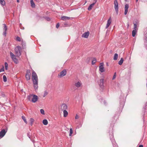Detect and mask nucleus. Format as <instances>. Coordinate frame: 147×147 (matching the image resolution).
<instances>
[{"label":"nucleus","instance_id":"nucleus-26","mask_svg":"<svg viewBox=\"0 0 147 147\" xmlns=\"http://www.w3.org/2000/svg\"><path fill=\"white\" fill-rule=\"evenodd\" d=\"M96 62V59L95 58L93 59V60L92 61V65H94Z\"/></svg>","mask_w":147,"mask_h":147},{"label":"nucleus","instance_id":"nucleus-23","mask_svg":"<svg viewBox=\"0 0 147 147\" xmlns=\"http://www.w3.org/2000/svg\"><path fill=\"white\" fill-rule=\"evenodd\" d=\"M34 121V119L32 118H31L30 119V125L32 126L33 123Z\"/></svg>","mask_w":147,"mask_h":147},{"label":"nucleus","instance_id":"nucleus-39","mask_svg":"<svg viewBox=\"0 0 147 147\" xmlns=\"http://www.w3.org/2000/svg\"><path fill=\"white\" fill-rule=\"evenodd\" d=\"M6 32H7V31H4L3 32V34L5 36H6V34H7Z\"/></svg>","mask_w":147,"mask_h":147},{"label":"nucleus","instance_id":"nucleus-40","mask_svg":"<svg viewBox=\"0 0 147 147\" xmlns=\"http://www.w3.org/2000/svg\"><path fill=\"white\" fill-rule=\"evenodd\" d=\"M69 24L67 23H65L64 24L63 26L64 27H66L69 26Z\"/></svg>","mask_w":147,"mask_h":147},{"label":"nucleus","instance_id":"nucleus-37","mask_svg":"<svg viewBox=\"0 0 147 147\" xmlns=\"http://www.w3.org/2000/svg\"><path fill=\"white\" fill-rule=\"evenodd\" d=\"M0 95L3 97H4L5 96V94L3 92H1L0 93Z\"/></svg>","mask_w":147,"mask_h":147},{"label":"nucleus","instance_id":"nucleus-4","mask_svg":"<svg viewBox=\"0 0 147 147\" xmlns=\"http://www.w3.org/2000/svg\"><path fill=\"white\" fill-rule=\"evenodd\" d=\"M32 97V101L33 102H35L38 99V96L35 95H31L28 96V98L29 100H30V98Z\"/></svg>","mask_w":147,"mask_h":147},{"label":"nucleus","instance_id":"nucleus-9","mask_svg":"<svg viewBox=\"0 0 147 147\" xmlns=\"http://www.w3.org/2000/svg\"><path fill=\"white\" fill-rule=\"evenodd\" d=\"M100 65L99 66V71L101 73L105 71V69L104 67V63H100Z\"/></svg>","mask_w":147,"mask_h":147},{"label":"nucleus","instance_id":"nucleus-43","mask_svg":"<svg viewBox=\"0 0 147 147\" xmlns=\"http://www.w3.org/2000/svg\"><path fill=\"white\" fill-rule=\"evenodd\" d=\"M10 55L11 56V58L12 57H13V56H14L15 55L12 53L11 52H10Z\"/></svg>","mask_w":147,"mask_h":147},{"label":"nucleus","instance_id":"nucleus-29","mask_svg":"<svg viewBox=\"0 0 147 147\" xmlns=\"http://www.w3.org/2000/svg\"><path fill=\"white\" fill-rule=\"evenodd\" d=\"M12 59L15 63H18V60L16 58V57L13 58Z\"/></svg>","mask_w":147,"mask_h":147},{"label":"nucleus","instance_id":"nucleus-32","mask_svg":"<svg viewBox=\"0 0 147 147\" xmlns=\"http://www.w3.org/2000/svg\"><path fill=\"white\" fill-rule=\"evenodd\" d=\"M124 106V103L123 102H120V107L121 109H122Z\"/></svg>","mask_w":147,"mask_h":147},{"label":"nucleus","instance_id":"nucleus-42","mask_svg":"<svg viewBox=\"0 0 147 147\" xmlns=\"http://www.w3.org/2000/svg\"><path fill=\"white\" fill-rule=\"evenodd\" d=\"M116 77V73H115L112 78V80L114 79Z\"/></svg>","mask_w":147,"mask_h":147},{"label":"nucleus","instance_id":"nucleus-30","mask_svg":"<svg viewBox=\"0 0 147 147\" xmlns=\"http://www.w3.org/2000/svg\"><path fill=\"white\" fill-rule=\"evenodd\" d=\"M22 119L24 120L25 123H26V124H27V122L25 117L24 116H22Z\"/></svg>","mask_w":147,"mask_h":147},{"label":"nucleus","instance_id":"nucleus-21","mask_svg":"<svg viewBox=\"0 0 147 147\" xmlns=\"http://www.w3.org/2000/svg\"><path fill=\"white\" fill-rule=\"evenodd\" d=\"M63 117H66L68 114V112L66 110H65L63 111Z\"/></svg>","mask_w":147,"mask_h":147},{"label":"nucleus","instance_id":"nucleus-36","mask_svg":"<svg viewBox=\"0 0 147 147\" xmlns=\"http://www.w3.org/2000/svg\"><path fill=\"white\" fill-rule=\"evenodd\" d=\"M73 131L72 130V129L71 128L70 129V133H69V136H70L71 135V134L73 133Z\"/></svg>","mask_w":147,"mask_h":147},{"label":"nucleus","instance_id":"nucleus-38","mask_svg":"<svg viewBox=\"0 0 147 147\" xmlns=\"http://www.w3.org/2000/svg\"><path fill=\"white\" fill-rule=\"evenodd\" d=\"M48 94V92H47L46 91H45L44 92V94L43 96L44 97H45V96H46Z\"/></svg>","mask_w":147,"mask_h":147},{"label":"nucleus","instance_id":"nucleus-16","mask_svg":"<svg viewBox=\"0 0 147 147\" xmlns=\"http://www.w3.org/2000/svg\"><path fill=\"white\" fill-rule=\"evenodd\" d=\"M111 21L110 18L107 21V23L105 27V28L106 29H107L108 28V27L109 26V25L111 24Z\"/></svg>","mask_w":147,"mask_h":147},{"label":"nucleus","instance_id":"nucleus-54","mask_svg":"<svg viewBox=\"0 0 147 147\" xmlns=\"http://www.w3.org/2000/svg\"><path fill=\"white\" fill-rule=\"evenodd\" d=\"M106 64H107V66H108V63H107Z\"/></svg>","mask_w":147,"mask_h":147},{"label":"nucleus","instance_id":"nucleus-33","mask_svg":"<svg viewBox=\"0 0 147 147\" xmlns=\"http://www.w3.org/2000/svg\"><path fill=\"white\" fill-rule=\"evenodd\" d=\"M4 28L3 30L4 31H7V28L5 24H4Z\"/></svg>","mask_w":147,"mask_h":147},{"label":"nucleus","instance_id":"nucleus-58","mask_svg":"<svg viewBox=\"0 0 147 147\" xmlns=\"http://www.w3.org/2000/svg\"><path fill=\"white\" fill-rule=\"evenodd\" d=\"M115 119H114V120L113 121V122H114L115 121Z\"/></svg>","mask_w":147,"mask_h":147},{"label":"nucleus","instance_id":"nucleus-6","mask_svg":"<svg viewBox=\"0 0 147 147\" xmlns=\"http://www.w3.org/2000/svg\"><path fill=\"white\" fill-rule=\"evenodd\" d=\"M114 7L117 14L118 12V3L117 0H115L114 1Z\"/></svg>","mask_w":147,"mask_h":147},{"label":"nucleus","instance_id":"nucleus-2","mask_svg":"<svg viewBox=\"0 0 147 147\" xmlns=\"http://www.w3.org/2000/svg\"><path fill=\"white\" fill-rule=\"evenodd\" d=\"M15 50L16 56L18 57H20L21 55V47L20 46H18L15 48Z\"/></svg>","mask_w":147,"mask_h":147},{"label":"nucleus","instance_id":"nucleus-53","mask_svg":"<svg viewBox=\"0 0 147 147\" xmlns=\"http://www.w3.org/2000/svg\"><path fill=\"white\" fill-rule=\"evenodd\" d=\"M127 27H128L129 26V23H128L127 24Z\"/></svg>","mask_w":147,"mask_h":147},{"label":"nucleus","instance_id":"nucleus-27","mask_svg":"<svg viewBox=\"0 0 147 147\" xmlns=\"http://www.w3.org/2000/svg\"><path fill=\"white\" fill-rule=\"evenodd\" d=\"M136 30H134L132 31V36L133 37L135 36L136 34Z\"/></svg>","mask_w":147,"mask_h":147},{"label":"nucleus","instance_id":"nucleus-48","mask_svg":"<svg viewBox=\"0 0 147 147\" xmlns=\"http://www.w3.org/2000/svg\"><path fill=\"white\" fill-rule=\"evenodd\" d=\"M145 107H146L147 106V101L146 102L145 105Z\"/></svg>","mask_w":147,"mask_h":147},{"label":"nucleus","instance_id":"nucleus-8","mask_svg":"<svg viewBox=\"0 0 147 147\" xmlns=\"http://www.w3.org/2000/svg\"><path fill=\"white\" fill-rule=\"evenodd\" d=\"M110 138L113 147H117L118 146L117 144L116 143L113 135H111V138Z\"/></svg>","mask_w":147,"mask_h":147},{"label":"nucleus","instance_id":"nucleus-28","mask_svg":"<svg viewBox=\"0 0 147 147\" xmlns=\"http://www.w3.org/2000/svg\"><path fill=\"white\" fill-rule=\"evenodd\" d=\"M0 3L2 5H5V2L4 0H0Z\"/></svg>","mask_w":147,"mask_h":147},{"label":"nucleus","instance_id":"nucleus-22","mask_svg":"<svg viewBox=\"0 0 147 147\" xmlns=\"http://www.w3.org/2000/svg\"><path fill=\"white\" fill-rule=\"evenodd\" d=\"M124 60L123 58H121L120 60L118 62V64L120 65H121L123 61Z\"/></svg>","mask_w":147,"mask_h":147},{"label":"nucleus","instance_id":"nucleus-55","mask_svg":"<svg viewBox=\"0 0 147 147\" xmlns=\"http://www.w3.org/2000/svg\"><path fill=\"white\" fill-rule=\"evenodd\" d=\"M95 3H96V2L97 1V0H95Z\"/></svg>","mask_w":147,"mask_h":147},{"label":"nucleus","instance_id":"nucleus-31","mask_svg":"<svg viewBox=\"0 0 147 147\" xmlns=\"http://www.w3.org/2000/svg\"><path fill=\"white\" fill-rule=\"evenodd\" d=\"M3 80L4 82H5L7 81V79L6 76L5 75H3Z\"/></svg>","mask_w":147,"mask_h":147},{"label":"nucleus","instance_id":"nucleus-5","mask_svg":"<svg viewBox=\"0 0 147 147\" xmlns=\"http://www.w3.org/2000/svg\"><path fill=\"white\" fill-rule=\"evenodd\" d=\"M30 75L31 73L30 70L29 69L27 70L26 74V78L27 81L30 80Z\"/></svg>","mask_w":147,"mask_h":147},{"label":"nucleus","instance_id":"nucleus-50","mask_svg":"<svg viewBox=\"0 0 147 147\" xmlns=\"http://www.w3.org/2000/svg\"><path fill=\"white\" fill-rule=\"evenodd\" d=\"M139 147H143V145H140Z\"/></svg>","mask_w":147,"mask_h":147},{"label":"nucleus","instance_id":"nucleus-1","mask_svg":"<svg viewBox=\"0 0 147 147\" xmlns=\"http://www.w3.org/2000/svg\"><path fill=\"white\" fill-rule=\"evenodd\" d=\"M32 79L33 84L34 87L36 90L38 89V79L36 74L33 70L32 74Z\"/></svg>","mask_w":147,"mask_h":147},{"label":"nucleus","instance_id":"nucleus-45","mask_svg":"<svg viewBox=\"0 0 147 147\" xmlns=\"http://www.w3.org/2000/svg\"><path fill=\"white\" fill-rule=\"evenodd\" d=\"M144 42L147 43V37H145L144 39Z\"/></svg>","mask_w":147,"mask_h":147},{"label":"nucleus","instance_id":"nucleus-52","mask_svg":"<svg viewBox=\"0 0 147 147\" xmlns=\"http://www.w3.org/2000/svg\"><path fill=\"white\" fill-rule=\"evenodd\" d=\"M17 2L19 3V0H17Z\"/></svg>","mask_w":147,"mask_h":147},{"label":"nucleus","instance_id":"nucleus-34","mask_svg":"<svg viewBox=\"0 0 147 147\" xmlns=\"http://www.w3.org/2000/svg\"><path fill=\"white\" fill-rule=\"evenodd\" d=\"M5 68L6 70H7V69L8 65L7 63L5 62Z\"/></svg>","mask_w":147,"mask_h":147},{"label":"nucleus","instance_id":"nucleus-35","mask_svg":"<svg viewBox=\"0 0 147 147\" xmlns=\"http://www.w3.org/2000/svg\"><path fill=\"white\" fill-rule=\"evenodd\" d=\"M40 112L42 115H44L45 114V111L43 109H41L40 110Z\"/></svg>","mask_w":147,"mask_h":147},{"label":"nucleus","instance_id":"nucleus-3","mask_svg":"<svg viewBox=\"0 0 147 147\" xmlns=\"http://www.w3.org/2000/svg\"><path fill=\"white\" fill-rule=\"evenodd\" d=\"M8 130L7 127H5V129H3L0 131V139L2 138L5 135Z\"/></svg>","mask_w":147,"mask_h":147},{"label":"nucleus","instance_id":"nucleus-59","mask_svg":"<svg viewBox=\"0 0 147 147\" xmlns=\"http://www.w3.org/2000/svg\"><path fill=\"white\" fill-rule=\"evenodd\" d=\"M147 95V94H146Z\"/></svg>","mask_w":147,"mask_h":147},{"label":"nucleus","instance_id":"nucleus-17","mask_svg":"<svg viewBox=\"0 0 147 147\" xmlns=\"http://www.w3.org/2000/svg\"><path fill=\"white\" fill-rule=\"evenodd\" d=\"M134 24V28L135 30H138L137 28V26L138 25V23L137 21H136L135 22L133 23Z\"/></svg>","mask_w":147,"mask_h":147},{"label":"nucleus","instance_id":"nucleus-41","mask_svg":"<svg viewBox=\"0 0 147 147\" xmlns=\"http://www.w3.org/2000/svg\"><path fill=\"white\" fill-rule=\"evenodd\" d=\"M4 67L3 66L2 68L0 69V72L2 71H4Z\"/></svg>","mask_w":147,"mask_h":147},{"label":"nucleus","instance_id":"nucleus-18","mask_svg":"<svg viewBox=\"0 0 147 147\" xmlns=\"http://www.w3.org/2000/svg\"><path fill=\"white\" fill-rule=\"evenodd\" d=\"M70 19V18L69 17H67L64 16H61V19L62 20H69Z\"/></svg>","mask_w":147,"mask_h":147},{"label":"nucleus","instance_id":"nucleus-25","mask_svg":"<svg viewBox=\"0 0 147 147\" xmlns=\"http://www.w3.org/2000/svg\"><path fill=\"white\" fill-rule=\"evenodd\" d=\"M118 57V55L117 53H115L113 57V59L116 60L117 59Z\"/></svg>","mask_w":147,"mask_h":147},{"label":"nucleus","instance_id":"nucleus-19","mask_svg":"<svg viewBox=\"0 0 147 147\" xmlns=\"http://www.w3.org/2000/svg\"><path fill=\"white\" fill-rule=\"evenodd\" d=\"M95 3H94L90 4L88 8V10L89 11L90 10L92 9L93 6L95 5Z\"/></svg>","mask_w":147,"mask_h":147},{"label":"nucleus","instance_id":"nucleus-20","mask_svg":"<svg viewBox=\"0 0 147 147\" xmlns=\"http://www.w3.org/2000/svg\"><path fill=\"white\" fill-rule=\"evenodd\" d=\"M30 0L31 6L32 8H34L35 7V4L33 0Z\"/></svg>","mask_w":147,"mask_h":147},{"label":"nucleus","instance_id":"nucleus-46","mask_svg":"<svg viewBox=\"0 0 147 147\" xmlns=\"http://www.w3.org/2000/svg\"><path fill=\"white\" fill-rule=\"evenodd\" d=\"M59 23H57V25H56V28H59Z\"/></svg>","mask_w":147,"mask_h":147},{"label":"nucleus","instance_id":"nucleus-14","mask_svg":"<svg viewBox=\"0 0 147 147\" xmlns=\"http://www.w3.org/2000/svg\"><path fill=\"white\" fill-rule=\"evenodd\" d=\"M82 85V83L80 81H78L75 84V86L77 88L80 87Z\"/></svg>","mask_w":147,"mask_h":147},{"label":"nucleus","instance_id":"nucleus-56","mask_svg":"<svg viewBox=\"0 0 147 147\" xmlns=\"http://www.w3.org/2000/svg\"><path fill=\"white\" fill-rule=\"evenodd\" d=\"M138 0H136V2H137Z\"/></svg>","mask_w":147,"mask_h":147},{"label":"nucleus","instance_id":"nucleus-57","mask_svg":"<svg viewBox=\"0 0 147 147\" xmlns=\"http://www.w3.org/2000/svg\"><path fill=\"white\" fill-rule=\"evenodd\" d=\"M113 125V124H112V123L111 124V125Z\"/></svg>","mask_w":147,"mask_h":147},{"label":"nucleus","instance_id":"nucleus-13","mask_svg":"<svg viewBox=\"0 0 147 147\" xmlns=\"http://www.w3.org/2000/svg\"><path fill=\"white\" fill-rule=\"evenodd\" d=\"M129 7V5L128 4H126L125 5V11H124V14L125 15H126L128 11V9Z\"/></svg>","mask_w":147,"mask_h":147},{"label":"nucleus","instance_id":"nucleus-51","mask_svg":"<svg viewBox=\"0 0 147 147\" xmlns=\"http://www.w3.org/2000/svg\"><path fill=\"white\" fill-rule=\"evenodd\" d=\"M16 57V56L15 55H14V56H13V57H12L11 58L12 59H13V58H14V57Z\"/></svg>","mask_w":147,"mask_h":147},{"label":"nucleus","instance_id":"nucleus-12","mask_svg":"<svg viewBox=\"0 0 147 147\" xmlns=\"http://www.w3.org/2000/svg\"><path fill=\"white\" fill-rule=\"evenodd\" d=\"M104 79H102L100 80L99 82V86H100L102 88L104 87Z\"/></svg>","mask_w":147,"mask_h":147},{"label":"nucleus","instance_id":"nucleus-47","mask_svg":"<svg viewBox=\"0 0 147 147\" xmlns=\"http://www.w3.org/2000/svg\"><path fill=\"white\" fill-rule=\"evenodd\" d=\"M79 118V116L77 115H76L75 116V119H78Z\"/></svg>","mask_w":147,"mask_h":147},{"label":"nucleus","instance_id":"nucleus-11","mask_svg":"<svg viewBox=\"0 0 147 147\" xmlns=\"http://www.w3.org/2000/svg\"><path fill=\"white\" fill-rule=\"evenodd\" d=\"M89 32L88 31L85 32L82 35V37L87 38L89 35Z\"/></svg>","mask_w":147,"mask_h":147},{"label":"nucleus","instance_id":"nucleus-24","mask_svg":"<svg viewBox=\"0 0 147 147\" xmlns=\"http://www.w3.org/2000/svg\"><path fill=\"white\" fill-rule=\"evenodd\" d=\"M42 123L43 124L45 125H47L48 123V121L46 119H44L43 120Z\"/></svg>","mask_w":147,"mask_h":147},{"label":"nucleus","instance_id":"nucleus-7","mask_svg":"<svg viewBox=\"0 0 147 147\" xmlns=\"http://www.w3.org/2000/svg\"><path fill=\"white\" fill-rule=\"evenodd\" d=\"M67 73L66 69H64L58 74V76L59 78H61L65 76Z\"/></svg>","mask_w":147,"mask_h":147},{"label":"nucleus","instance_id":"nucleus-15","mask_svg":"<svg viewBox=\"0 0 147 147\" xmlns=\"http://www.w3.org/2000/svg\"><path fill=\"white\" fill-rule=\"evenodd\" d=\"M16 40L17 41H21L22 43L21 44L22 45H24V46H25V42H23V40H21L20 38L19 37V36L17 37L16 38Z\"/></svg>","mask_w":147,"mask_h":147},{"label":"nucleus","instance_id":"nucleus-49","mask_svg":"<svg viewBox=\"0 0 147 147\" xmlns=\"http://www.w3.org/2000/svg\"><path fill=\"white\" fill-rule=\"evenodd\" d=\"M27 135H28V137L30 138V135L28 133L27 134Z\"/></svg>","mask_w":147,"mask_h":147},{"label":"nucleus","instance_id":"nucleus-44","mask_svg":"<svg viewBox=\"0 0 147 147\" xmlns=\"http://www.w3.org/2000/svg\"><path fill=\"white\" fill-rule=\"evenodd\" d=\"M45 19H46V20H47V21H49L50 20V18H49L48 17H45Z\"/></svg>","mask_w":147,"mask_h":147},{"label":"nucleus","instance_id":"nucleus-10","mask_svg":"<svg viewBox=\"0 0 147 147\" xmlns=\"http://www.w3.org/2000/svg\"><path fill=\"white\" fill-rule=\"evenodd\" d=\"M67 105L63 103L61 105V109L62 111H64L67 109Z\"/></svg>","mask_w":147,"mask_h":147}]
</instances>
